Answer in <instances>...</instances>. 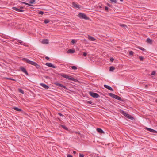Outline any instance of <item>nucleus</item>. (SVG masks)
<instances>
[{"mask_svg": "<svg viewBox=\"0 0 157 157\" xmlns=\"http://www.w3.org/2000/svg\"><path fill=\"white\" fill-rule=\"evenodd\" d=\"M22 60L24 61L25 62L29 64L35 66L37 69H38L40 67V66L38 64L30 60L27 58H23Z\"/></svg>", "mask_w": 157, "mask_h": 157, "instance_id": "nucleus-1", "label": "nucleus"}, {"mask_svg": "<svg viewBox=\"0 0 157 157\" xmlns=\"http://www.w3.org/2000/svg\"><path fill=\"white\" fill-rule=\"evenodd\" d=\"M59 75L64 78H66L69 80H72L75 82H78V80L74 78L71 76H69L65 74H59Z\"/></svg>", "mask_w": 157, "mask_h": 157, "instance_id": "nucleus-2", "label": "nucleus"}, {"mask_svg": "<svg viewBox=\"0 0 157 157\" xmlns=\"http://www.w3.org/2000/svg\"><path fill=\"white\" fill-rule=\"evenodd\" d=\"M120 112L124 116L126 117L129 119L131 120H133L134 118L132 116L129 115V114L127 113L124 111L121 110L120 111Z\"/></svg>", "mask_w": 157, "mask_h": 157, "instance_id": "nucleus-3", "label": "nucleus"}, {"mask_svg": "<svg viewBox=\"0 0 157 157\" xmlns=\"http://www.w3.org/2000/svg\"><path fill=\"white\" fill-rule=\"evenodd\" d=\"M109 95L111 96V97L115 98L116 99L120 100L121 101H123V100L119 96L114 94L112 93H109Z\"/></svg>", "mask_w": 157, "mask_h": 157, "instance_id": "nucleus-4", "label": "nucleus"}, {"mask_svg": "<svg viewBox=\"0 0 157 157\" xmlns=\"http://www.w3.org/2000/svg\"><path fill=\"white\" fill-rule=\"evenodd\" d=\"M23 8V7L22 6H19L18 7H13L12 9L17 12H22L24 11V10H22V9Z\"/></svg>", "mask_w": 157, "mask_h": 157, "instance_id": "nucleus-5", "label": "nucleus"}, {"mask_svg": "<svg viewBox=\"0 0 157 157\" xmlns=\"http://www.w3.org/2000/svg\"><path fill=\"white\" fill-rule=\"evenodd\" d=\"M78 16L81 19H83L86 20H89V18L88 17L86 14L83 13H79Z\"/></svg>", "mask_w": 157, "mask_h": 157, "instance_id": "nucleus-6", "label": "nucleus"}, {"mask_svg": "<svg viewBox=\"0 0 157 157\" xmlns=\"http://www.w3.org/2000/svg\"><path fill=\"white\" fill-rule=\"evenodd\" d=\"M89 94L91 96L94 98H98L100 97V96L98 94L91 91L89 92Z\"/></svg>", "mask_w": 157, "mask_h": 157, "instance_id": "nucleus-7", "label": "nucleus"}, {"mask_svg": "<svg viewBox=\"0 0 157 157\" xmlns=\"http://www.w3.org/2000/svg\"><path fill=\"white\" fill-rule=\"evenodd\" d=\"M45 65L50 67H52L54 68H55L56 67V66H54L52 64L50 63H47Z\"/></svg>", "mask_w": 157, "mask_h": 157, "instance_id": "nucleus-8", "label": "nucleus"}, {"mask_svg": "<svg viewBox=\"0 0 157 157\" xmlns=\"http://www.w3.org/2000/svg\"><path fill=\"white\" fill-rule=\"evenodd\" d=\"M20 69L22 71L25 73L26 75H28V73L26 69L25 68L22 67H20Z\"/></svg>", "mask_w": 157, "mask_h": 157, "instance_id": "nucleus-9", "label": "nucleus"}, {"mask_svg": "<svg viewBox=\"0 0 157 157\" xmlns=\"http://www.w3.org/2000/svg\"><path fill=\"white\" fill-rule=\"evenodd\" d=\"M55 84H56L57 86L63 88H64L66 89H67V87L66 86H65L63 85H62V84L59 83H55Z\"/></svg>", "mask_w": 157, "mask_h": 157, "instance_id": "nucleus-10", "label": "nucleus"}, {"mask_svg": "<svg viewBox=\"0 0 157 157\" xmlns=\"http://www.w3.org/2000/svg\"><path fill=\"white\" fill-rule=\"evenodd\" d=\"M145 129L146 130L149 131V132H152V133H157V131H155L153 129H151L150 128H149L146 127L145 128Z\"/></svg>", "mask_w": 157, "mask_h": 157, "instance_id": "nucleus-11", "label": "nucleus"}, {"mask_svg": "<svg viewBox=\"0 0 157 157\" xmlns=\"http://www.w3.org/2000/svg\"><path fill=\"white\" fill-rule=\"evenodd\" d=\"M104 86L106 88L111 91H113V89L112 87H111L105 84L104 85Z\"/></svg>", "mask_w": 157, "mask_h": 157, "instance_id": "nucleus-12", "label": "nucleus"}, {"mask_svg": "<svg viewBox=\"0 0 157 157\" xmlns=\"http://www.w3.org/2000/svg\"><path fill=\"white\" fill-rule=\"evenodd\" d=\"M40 85L44 88L47 89L49 88V87L48 85L43 83L40 84Z\"/></svg>", "mask_w": 157, "mask_h": 157, "instance_id": "nucleus-13", "label": "nucleus"}, {"mask_svg": "<svg viewBox=\"0 0 157 157\" xmlns=\"http://www.w3.org/2000/svg\"><path fill=\"white\" fill-rule=\"evenodd\" d=\"M88 39L90 41H94L96 40V39L94 37L88 35Z\"/></svg>", "mask_w": 157, "mask_h": 157, "instance_id": "nucleus-14", "label": "nucleus"}, {"mask_svg": "<svg viewBox=\"0 0 157 157\" xmlns=\"http://www.w3.org/2000/svg\"><path fill=\"white\" fill-rule=\"evenodd\" d=\"M97 131L100 133H105V132L101 128H97Z\"/></svg>", "mask_w": 157, "mask_h": 157, "instance_id": "nucleus-15", "label": "nucleus"}, {"mask_svg": "<svg viewBox=\"0 0 157 157\" xmlns=\"http://www.w3.org/2000/svg\"><path fill=\"white\" fill-rule=\"evenodd\" d=\"M42 43L43 44H47L48 43V40L47 39H43L42 41Z\"/></svg>", "mask_w": 157, "mask_h": 157, "instance_id": "nucleus-16", "label": "nucleus"}, {"mask_svg": "<svg viewBox=\"0 0 157 157\" xmlns=\"http://www.w3.org/2000/svg\"><path fill=\"white\" fill-rule=\"evenodd\" d=\"M13 109L15 110L16 111H20L21 112V113H23V111L21 109H19L17 107H14Z\"/></svg>", "mask_w": 157, "mask_h": 157, "instance_id": "nucleus-17", "label": "nucleus"}, {"mask_svg": "<svg viewBox=\"0 0 157 157\" xmlns=\"http://www.w3.org/2000/svg\"><path fill=\"white\" fill-rule=\"evenodd\" d=\"M72 5H73V6L74 7H75V8H80V7L79 6V5L77 4L75 2H73L72 3Z\"/></svg>", "mask_w": 157, "mask_h": 157, "instance_id": "nucleus-18", "label": "nucleus"}, {"mask_svg": "<svg viewBox=\"0 0 157 157\" xmlns=\"http://www.w3.org/2000/svg\"><path fill=\"white\" fill-rule=\"evenodd\" d=\"M75 52V50L72 49H69L68 50L67 52L68 53H74Z\"/></svg>", "mask_w": 157, "mask_h": 157, "instance_id": "nucleus-19", "label": "nucleus"}, {"mask_svg": "<svg viewBox=\"0 0 157 157\" xmlns=\"http://www.w3.org/2000/svg\"><path fill=\"white\" fill-rule=\"evenodd\" d=\"M147 42L148 43H149L150 44H152V40L151 39H150L149 38H147V40H146Z\"/></svg>", "mask_w": 157, "mask_h": 157, "instance_id": "nucleus-20", "label": "nucleus"}, {"mask_svg": "<svg viewBox=\"0 0 157 157\" xmlns=\"http://www.w3.org/2000/svg\"><path fill=\"white\" fill-rule=\"evenodd\" d=\"M61 127L62 128L66 130H68V128L66 127L65 126L63 125H60Z\"/></svg>", "mask_w": 157, "mask_h": 157, "instance_id": "nucleus-21", "label": "nucleus"}, {"mask_svg": "<svg viewBox=\"0 0 157 157\" xmlns=\"http://www.w3.org/2000/svg\"><path fill=\"white\" fill-rule=\"evenodd\" d=\"M115 69V68L113 66L110 67L109 71H113Z\"/></svg>", "mask_w": 157, "mask_h": 157, "instance_id": "nucleus-22", "label": "nucleus"}, {"mask_svg": "<svg viewBox=\"0 0 157 157\" xmlns=\"http://www.w3.org/2000/svg\"><path fill=\"white\" fill-rule=\"evenodd\" d=\"M71 68L72 69L74 70H76L77 68L76 66H71Z\"/></svg>", "mask_w": 157, "mask_h": 157, "instance_id": "nucleus-23", "label": "nucleus"}, {"mask_svg": "<svg viewBox=\"0 0 157 157\" xmlns=\"http://www.w3.org/2000/svg\"><path fill=\"white\" fill-rule=\"evenodd\" d=\"M18 91L19 92L22 93V94H24V92L23 90L21 89H18Z\"/></svg>", "mask_w": 157, "mask_h": 157, "instance_id": "nucleus-24", "label": "nucleus"}, {"mask_svg": "<svg viewBox=\"0 0 157 157\" xmlns=\"http://www.w3.org/2000/svg\"><path fill=\"white\" fill-rule=\"evenodd\" d=\"M76 41H75L74 40H72L71 41V43L72 44H74L76 43Z\"/></svg>", "mask_w": 157, "mask_h": 157, "instance_id": "nucleus-25", "label": "nucleus"}, {"mask_svg": "<svg viewBox=\"0 0 157 157\" xmlns=\"http://www.w3.org/2000/svg\"><path fill=\"white\" fill-rule=\"evenodd\" d=\"M49 22V21L47 19H45L44 21V23H45V24H47V23H48Z\"/></svg>", "mask_w": 157, "mask_h": 157, "instance_id": "nucleus-26", "label": "nucleus"}, {"mask_svg": "<svg viewBox=\"0 0 157 157\" xmlns=\"http://www.w3.org/2000/svg\"><path fill=\"white\" fill-rule=\"evenodd\" d=\"M120 26L122 27L125 28L127 27V26L125 24H120Z\"/></svg>", "mask_w": 157, "mask_h": 157, "instance_id": "nucleus-27", "label": "nucleus"}, {"mask_svg": "<svg viewBox=\"0 0 157 157\" xmlns=\"http://www.w3.org/2000/svg\"><path fill=\"white\" fill-rule=\"evenodd\" d=\"M137 48L139 49H140V50H142V51H144L145 50L144 48H143L142 47H137Z\"/></svg>", "mask_w": 157, "mask_h": 157, "instance_id": "nucleus-28", "label": "nucleus"}, {"mask_svg": "<svg viewBox=\"0 0 157 157\" xmlns=\"http://www.w3.org/2000/svg\"><path fill=\"white\" fill-rule=\"evenodd\" d=\"M6 78L8 80H12L14 81H16V80H15V79H14L13 78Z\"/></svg>", "mask_w": 157, "mask_h": 157, "instance_id": "nucleus-29", "label": "nucleus"}, {"mask_svg": "<svg viewBox=\"0 0 157 157\" xmlns=\"http://www.w3.org/2000/svg\"><path fill=\"white\" fill-rule=\"evenodd\" d=\"M139 58L140 61H143L144 60V57L142 56H140Z\"/></svg>", "mask_w": 157, "mask_h": 157, "instance_id": "nucleus-30", "label": "nucleus"}, {"mask_svg": "<svg viewBox=\"0 0 157 157\" xmlns=\"http://www.w3.org/2000/svg\"><path fill=\"white\" fill-rule=\"evenodd\" d=\"M133 52L132 51H130L129 52V54L130 55L132 56L133 54Z\"/></svg>", "mask_w": 157, "mask_h": 157, "instance_id": "nucleus-31", "label": "nucleus"}, {"mask_svg": "<svg viewBox=\"0 0 157 157\" xmlns=\"http://www.w3.org/2000/svg\"><path fill=\"white\" fill-rule=\"evenodd\" d=\"M35 0H30L29 3L31 4H33L35 2Z\"/></svg>", "mask_w": 157, "mask_h": 157, "instance_id": "nucleus-32", "label": "nucleus"}, {"mask_svg": "<svg viewBox=\"0 0 157 157\" xmlns=\"http://www.w3.org/2000/svg\"><path fill=\"white\" fill-rule=\"evenodd\" d=\"M111 2L114 3H116L117 1L116 0H110Z\"/></svg>", "mask_w": 157, "mask_h": 157, "instance_id": "nucleus-33", "label": "nucleus"}, {"mask_svg": "<svg viewBox=\"0 0 157 157\" xmlns=\"http://www.w3.org/2000/svg\"><path fill=\"white\" fill-rule=\"evenodd\" d=\"M86 103H87V104H93V102L92 101H87L86 102Z\"/></svg>", "mask_w": 157, "mask_h": 157, "instance_id": "nucleus-34", "label": "nucleus"}, {"mask_svg": "<svg viewBox=\"0 0 157 157\" xmlns=\"http://www.w3.org/2000/svg\"><path fill=\"white\" fill-rule=\"evenodd\" d=\"M18 42L21 45H23V42L21 40H18Z\"/></svg>", "mask_w": 157, "mask_h": 157, "instance_id": "nucleus-35", "label": "nucleus"}, {"mask_svg": "<svg viewBox=\"0 0 157 157\" xmlns=\"http://www.w3.org/2000/svg\"><path fill=\"white\" fill-rule=\"evenodd\" d=\"M38 13L39 14L43 15L44 13V12L42 11H40L38 12Z\"/></svg>", "mask_w": 157, "mask_h": 157, "instance_id": "nucleus-36", "label": "nucleus"}, {"mask_svg": "<svg viewBox=\"0 0 157 157\" xmlns=\"http://www.w3.org/2000/svg\"><path fill=\"white\" fill-rule=\"evenodd\" d=\"M156 74V72L155 71H153L151 73V75H155Z\"/></svg>", "mask_w": 157, "mask_h": 157, "instance_id": "nucleus-37", "label": "nucleus"}, {"mask_svg": "<svg viewBox=\"0 0 157 157\" xmlns=\"http://www.w3.org/2000/svg\"><path fill=\"white\" fill-rule=\"evenodd\" d=\"M105 11H108L109 8L108 7L105 6Z\"/></svg>", "mask_w": 157, "mask_h": 157, "instance_id": "nucleus-38", "label": "nucleus"}, {"mask_svg": "<svg viewBox=\"0 0 157 157\" xmlns=\"http://www.w3.org/2000/svg\"><path fill=\"white\" fill-rule=\"evenodd\" d=\"M114 60V59L113 58V57H111L110 58V61L111 62H113Z\"/></svg>", "mask_w": 157, "mask_h": 157, "instance_id": "nucleus-39", "label": "nucleus"}, {"mask_svg": "<svg viewBox=\"0 0 157 157\" xmlns=\"http://www.w3.org/2000/svg\"><path fill=\"white\" fill-rule=\"evenodd\" d=\"M84 155L82 154H80L79 157H84Z\"/></svg>", "mask_w": 157, "mask_h": 157, "instance_id": "nucleus-40", "label": "nucleus"}, {"mask_svg": "<svg viewBox=\"0 0 157 157\" xmlns=\"http://www.w3.org/2000/svg\"><path fill=\"white\" fill-rule=\"evenodd\" d=\"M87 53L86 52H84L83 53V56H86L87 55Z\"/></svg>", "mask_w": 157, "mask_h": 157, "instance_id": "nucleus-41", "label": "nucleus"}, {"mask_svg": "<svg viewBox=\"0 0 157 157\" xmlns=\"http://www.w3.org/2000/svg\"><path fill=\"white\" fill-rule=\"evenodd\" d=\"M23 3L26 5H29V6H31L32 5H30V4H29L27 3H26V2H23Z\"/></svg>", "mask_w": 157, "mask_h": 157, "instance_id": "nucleus-42", "label": "nucleus"}, {"mask_svg": "<svg viewBox=\"0 0 157 157\" xmlns=\"http://www.w3.org/2000/svg\"><path fill=\"white\" fill-rule=\"evenodd\" d=\"M58 114L59 115V116H63V115H62V114L61 113H58Z\"/></svg>", "mask_w": 157, "mask_h": 157, "instance_id": "nucleus-43", "label": "nucleus"}, {"mask_svg": "<svg viewBox=\"0 0 157 157\" xmlns=\"http://www.w3.org/2000/svg\"><path fill=\"white\" fill-rule=\"evenodd\" d=\"M67 157H73V156L70 154H68L67 155Z\"/></svg>", "mask_w": 157, "mask_h": 157, "instance_id": "nucleus-44", "label": "nucleus"}, {"mask_svg": "<svg viewBox=\"0 0 157 157\" xmlns=\"http://www.w3.org/2000/svg\"><path fill=\"white\" fill-rule=\"evenodd\" d=\"M45 59L47 60H48L49 59V58L48 57L46 56L45 57Z\"/></svg>", "mask_w": 157, "mask_h": 157, "instance_id": "nucleus-45", "label": "nucleus"}, {"mask_svg": "<svg viewBox=\"0 0 157 157\" xmlns=\"http://www.w3.org/2000/svg\"><path fill=\"white\" fill-rule=\"evenodd\" d=\"M73 153L74 154H75L76 153V152L75 151H73Z\"/></svg>", "mask_w": 157, "mask_h": 157, "instance_id": "nucleus-46", "label": "nucleus"}, {"mask_svg": "<svg viewBox=\"0 0 157 157\" xmlns=\"http://www.w3.org/2000/svg\"><path fill=\"white\" fill-rule=\"evenodd\" d=\"M108 6H109V7H110V6H111V5H110V4H108Z\"/></svg>", "mask_w": 157, "mask_h": 157, "instance_id": "nucleus-47", "label": "nucleus"}, {"mask_svg": "<svg viewBox=\"0 0 157 157\" xmlns=\"http://www.w3.org/2000/svg\"><path fill=\"white\" fill-rule=\"evenodd\" d=\"M49 78V77L48 76H46V78Z\"/></svg>", "mask_w": 157, "mask_h": 157, "instance_id": "nucleus-48", "label": "nucleus"}, {"mask_svg": "<svg viewBox=\"0 0 157 157\" xmlns=\"http://www.w3.org/2000/svg\"><path fill=\"white\" fill-rule=\"evenodd\" d=\"M99 8H102L101 6H100Z\"/></svg>", "mask_w": 157, "mask_h": 157, "instance_id": "nucleus-49", "label": "nucleus"}, {"mask_svg": "<svg viewBox=\"0 0 157 157\" xmlns=\"http://www.w3.org/2000/svg\"><path fill=\"white\" fill-rule=\"evenodd\" d=\"M155 102L157 103V99L156 100Z\"/></svg>", "mask_w": 157, "mask_h": 157, "instance_id": "nucleus-50", "label": "nucleus"}, {"mask_svg": "<svg viewBox=\"0 0 157 157\" xmlns=\"http://www.w3.org/2000/svg\"><path fill=\"white\" fill-rule=\"evenodd\" d=\"M120 1L121 2H122L123 1V0H120Z\"/></svg>", "mask_w": 157, "mask_h": 157, "instance_id": "nucleus-51", "label": "nucleus"}, {"mask_svg": "<svg viewBox=\"0 0 157 157\" xmlns=\"http://www.w3.org/2000/svg\"><path fill=\"white\" fill-rule=\"evenodd\" d=\"M146 87H147V85H146Z\"/></svg>", "mask_w": 157, "mask_h": 157, "instance_id": "nucleus-52", "label": "nucleus"}, {"mask_svg": "<svg viewBox=\"0 0 157 157\" xmlns=\"http://www.w3.org/2000/svg\"><path fill=\"white\" fill-rule=\"evenodd\" d=\"M146 87H147V85H146Z\"/></svg>", "mask_w": 157, "mask_h": 157, "instance_id": "nucleus-53", "label": "nucleus"}]
</instances>
